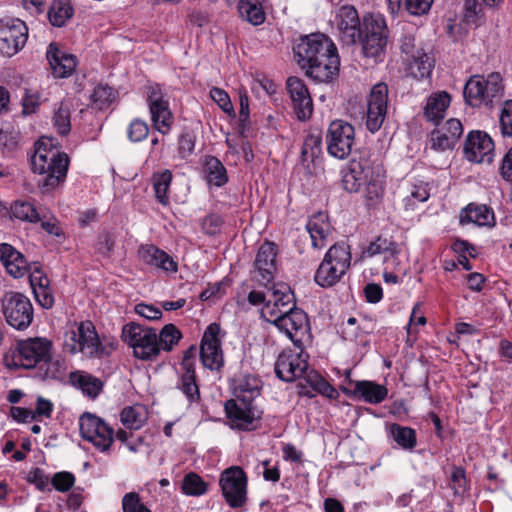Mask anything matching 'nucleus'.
<instances>
[{
  "label": "nucleus",
  "mask_w": 512,
  "mask_h": 512,
  "mask_svg": "<svg viewBox=\"0 0 512 512\" xmlns=\"http://www.w3.org/2000/svg\"><path fill=\"white\" fill-rule=\"evenodd\" d=\"M293 52L300 68L314 81L327 83L338 76V50L325 34L317 32L300 36Z\"/></svg>",
  "instance_id": "obj_1"
},
{
  "label": "nucleus",
  "mask_w": 512,
  "mask_h": 512,
  "mask_svg": "<svg viewBox=\"0 0 512 512\" xmlns=\"http://www.w3.org/2000/svg\"><path fill=\"white\" fill-rule=\"evenodd\" d=\"M386 172L378 154L362 149L343 171L341 185L348 193H357L363 188L367 206L378 205L385 192Z\"/></svg>",
  "instance_id": "obj_2"
},
{
  "label": "nucleus",
  "mask_w": 512,
  "mask_h": 512,
  "mask_svg": "<svg viewBox=\"0 0 512 512\" xmlns=\"http://www.w3.org/2000/svg\"><path fill=\"white\" fill-rule=\"evenodd\" d=\"M31 169L43 178L38 181L42 193H49L65 181L69 157L53 145L52 138L42 137L34 144Z\"/></svg>",
  "instance_id": "obj_3"
},
{
  "label": "nucleus",
  "mask_w": 512,
  "mask_h": 512,
  "mask_svg": "<svg viewBox=\"0 0 512 512\" xmlns=\"http://www.w3.org/2000/svg\"><path fill=\"white\" fill-rule=\"evenodd\" d=\"M52 343L46 338L35 337L17 341L3 356L9 368L32 369L51 360Z\"/></svg>",
  "instance_id": "obj_4"
},
{
  "label": "nucleus",
  "mask_w": 512,
  "mask_h": 512,
  "mask_svg": "<svg viewBox=\"0 0 512 512\" xmlns=\"http://www.w3.org/2000/svg\"><path fill=\"white\" fill-rule=\"evenodd\" d=\"M365 57L378 58L385 54L389 43V29L380 14H365L357 35Z\"/></svg>",
  "instance_id": "obj_5"
},
{
  "label": "nucleus",
  "mask_w": 512,
  "mask_h": 512,
  "mask_svg": "<svg viewBox=\"0 0 512 512\" xmlns=\"http://www.w3.org/2000/svg\"><path fill=\"white\" fill-rule=\"evenodd\" d=\"M351 265V252L349 245L336 243L326 252L324 259L316 270L314 280L323 287L328 288L337 284Z\"/></svg>",
  "instance_id": "obj_6"
},
{
  "label": "nucleus",
  "mask_w": 512,
  "mask_h": 512,
  "mask_svg": "<svg viewBox=\"0 0 512 512\" xmlns=\"http://www.w3.org/2000/svg\"><path fill=\"white\" fill-rule=\"evenodd\" d=\"M121 336L133 348L136 358L151 361L159 355L156 329L130 322L123 326Z\"/></svg>",
  "instance_id": "obj_7"
},
{
  "label": "nucleus",
  "mask_w": 512,
  "mask_h": 512,
  "mask_svg": "<svg viewBox=\"0 0 512 512\" xmlns=\"http://www.w3.org/2000/svg\"><path fill=\"white\" fill-rule=\"evenodd\" d=\"M267 321L275 325L279 330L284 331L293 344L301 349L303 340L308 336L309 320L307 314L299 308H288L279 310V314L271 309L268 311Z\"/></svg>",
  "instance_id": "obj_8"
},
{
  "label": "nucleus",
  "mask_w": 512,
  "mask_h": 512,
  "mask_svg": "<svg viewBox=\"0 0 512 512\" xmlns=\"http://www.w3.org/2000/svg\"><path fill=\"white\" fill-rule=\"evenodd\" d=\"M2 311L6 322L17 330H24L33 321V306L25 295L7 292L2 299Z\"/></svg>",
  "instance_id": "obj_9"
},
{
  "label": "nucleus",
  "mask_w": 512,
  "mask_h": 512,
  "mask_svg": "<svg viewBox=\"0 0 512 512\" xmlns=\"http://www.w3.org/2000/svg\"><path fill=\"white\" fill-rule=\"evenodd\" d=\"M219 484L227 504L242 508L247 502V476L241 467L233 466L221 473Z\"/></svg>",
  "instance_id": "obj_10"
},
{
  "label": "nucleus",
  "mask_w": 512,
  "mask_h": 512,
  "mask_svg": "<svg viewBox=\"0 0 512 512\" xmlns=\"http://www.w3.org/2000/svg\"><path fill=\"white\" fill-rule=\"evenodd\" d=\"M355 140L354 127L344 120L332 121L326 133L328 153L338 159H345L352 151Z\"/></svg>",
  "instance_id": "obj_11"
},
{
  "label": "nucleus",
  "mask_w": 512,
  "mask_h": 512,
  "mask_svg": "<svg viewBox=\"0 0 512 512\" xmlns=\"http://www.w3.org/2000/svg\"><path fill=\"white\" fill-rule=\"evenodd\" d=\"M28 39V28L20 19H0V53L6 56L15 55L22 49Z\"/></svg>",
  "instance_id": "obj_12"
},
{
  "label": "nucleus",
  "mask_w": 512,
  "mask_h": 512,
  "mask_svg": "<svg viewBox=\"0 0 512 512\" xmlns=\"http://www.w3.org/2000/svg\"><path fill=\"white\" fill-rule=\"evenodd\" d=\"M388 86L384 82L375 84L367 100L366 126L374 133L378 131L387 114Z\"/></svg>",
  "instance_id": "obj_13"
},
{
  "label": "nucleus",
  "mask_w": 512,
  "mask_h": 512,
  "mask_svg": "<svg viewBox=\"0 0 512 512\" xmlns=\"http://www.w3.org/2000/svg\"><path fill=\"white\" fill-rule=\"evenodd\" d=\"M299 350V352H296L288 349L279 354L274 367L275 374L279 379L292 382L306 374L308 356L304 357L303 347Z\"/></svg>",
  "instance_id": "obj_14"
},
{
  "label": "nucleus",
  "mask_w": 512,
  "mask_h": 512,
  "mask_svg": "<svg viewBox=\"0 0 512 512\" xmlns=\"http://www.w3.org/2000/svg\"><path fill=\"white\" fill-rule=\"evenodd\" d=\"M71 334V340L74 342L71 348L72 352L81 351L89 357L108 355L106 348L100 342L92 322H81Z\"/></svg>",
  "instance_id": "obj_15"
},
{
  "label": "nucleus",
  "mask_w": 512,
  "mask_h": 512,
  "mask_svg": "<svg viewBox=\"0 0 512 512\" xmlns=\"http://www.w3.org/2000/svg\"><path fill=\"white\" fill-rule=\"evenodd\" d=\"M196 354V347L191 345L184 352L182 362L180 363L181 372L178 388L183 392L190 403L199 402L201 398L195 371Z\"/></svg>",
  "instance_id": "obj_16"
},
{
  "label": "nucleus",
  "mask_w": 512,
  "mask_h": 512,
  "mask_svg": "<svg viewBox=\"0 0 512 512\" xmlns=\"http://www.w3.org/2000/svg\"><path fill=\"white\" fill-rule=\"evenodd\" d=\"M147 101L154 128L163 135L167 134L173 123V115L158 85L148 88Z\"/></svg>",
  "instance_id": "obj_17"
},
{
  "label": "nucleus",
  "mask_w": 512,
  "mask_h": 512,
  "mask_svg": "<svg viewBox=\"0 0 512 512\" xmlns=\"http://www.w3.org/2000/svg\"><path fill=\"white\" fill-rule=\"evenodd\" d=\"M277 246L270 241H265L258 249L254 262L253 279L260 285L268 287L273 281L276 267Z\"/></svg>",
  "instance_id": "obj_18"
},
{
  "label": "nucleus",
  "mask_w": 512,
  "mask_h": 512,
  "mask_svg": "<svg viewBox=\"0 0 512 512\" xmlns=\"http://www.w3.org/2000/svg\"><path fill=\"white\" fill-rule=\"evenodd\" d=\"M225 412L233 426L238 429H249L256 419L250 395L236 394V399L227 400Z\"/></svg>",
  "instance_id": "obj_19"
},
{
  "label": "nucleus",
  "mask_w": 512,
  "mask_h": 512,
  "mask_svg": "<svg viewBox=\"0 0 512 512\" xmlns=\"http://www.w3.org/2000/svg\"><path fill=\"white\" fill-rule=\"evenodd\" d=\"M463 152L466 159L471 162L490 163L493 159L494 142L486 132L471 131L466 137Z\"/></svg>",
  "instance_id": "obj_20"
},
{
  "label": "nucleus",
  "mask_w": 512,
  "mask_h": 512,
  "mask_svg": "<svg viewBox=\"0 0 512 512\" xmlns=\"http://www.w3.org/2000/svg\"><path fill=\"white\" fill-rule=\"evenodd\" d=\"M286 87L297 118L300 121L310 119L313 113V101L305 82L296 76H290L286 81Z\"/></svg>",
  "instance_id": "obj_21"
},
{
  "label": "nucleus",
  "mask_w": 512,
  "mask_h": 512,
  "mask_svg": "<svg viewBox=\"0 0 512 512\" xmlns=\"http://www.w3.org/2000/svg\"><path fill=\"white\" fill-rule=\"evenodd\" d=\"M336 24L341 41L346 45L357 43V35L362 26L356 8L352 5L341 6L336 14Z\"/></svg>",
  "instance_id": "obj_22"
},
{
  "label": "nucleus",
  "mask_w": 512,
  "mask_h": 512,
  "mask_svg": "<svg viewBox=\"0 0 512 512\" xmlns=\"http://www.w3.org/2000/svg\"><path fill=\"white\" fill-rule=\"evenodd\" d=\"M349 384L353 385V388L347 386H341V391L354 398H361L365 402L370 404H379L383 402L388 395V389L386 386L378 384L373 381L362 380L354 381L349 380Z\"/></svg>",
  "instance_id": "obj_23"
},
{
  "label": "nucleus",
  "mask_w": 512,
  "mask_h": 512,
  "mask_svg": "<svg viewBox=\"0 0 512 512\" xmlns=\"http://www.w3.org/2000/svg\"><path fill=\"white\" fill-rule=\"evenodd\" d=\"M463 134V126L460 120L451 118L440 128L431 132V148L436 151L453 149Z\"/></svg>",
  "instance_id": "obj_24"
},
{
  "label": "nucleus",
  "mask_w": 512,
  "mask_h": 512,
  "mask_svg": "<svg viewBox=\"0 0 512 512\" xmlns=\"http://www.w3.org/2000/svg\"><path fill=\"white\" fill-rule=\"evenodd\" d=\"M46 57L53 75L57 78L69 77L76 68V57L63 52L54 43L49 45Z\"/></svg>",
  "instance_id": "obj_25"
},
{
  "label": "nucleus",
  "mask_w": 512,
  "mask_h": 512,
  "mask_svg": "<svg viewBox=\"0 0 512 512\" xmlns=\"http://www.w3.org/2000/svg\"><path fill=\"white\" fill-rule=\"evenodd\" d=\"M400 253V244L392 236L379 235L367 247L363 248L360 259L377 255H383L385 260L389 258L396 259Z\"/></svg>",
  "instance_id": "obj_26"
},
{
  "label": "nucleus",
  "mask_w": 512,
  "mask_h": 512,
  "mask_svg": "<svg viewBox=\"0 0 512 512\" xmlns=\"http://www.w3.org/2000/svg\"><path fill=\"white\" fill-rule=\"evenodd\" d=\"M0 260L7 272L14 278H21L28 271L27 260L10 244H0Z\"/></svg>",
  "instance_id": "obj_27"
},
{
  "label": "nucleus",
  "mask_w": 512,
  "mask_h": 512,
  "mask_svg": "<svg viewBox=\"0 0 512 512\" xmlns=\"http://www.w3.org/2000/svg\"><path fill=\"white\" fill-rule=\"evenodd\" d=\"M140 259L167 272H176L177 263L165 251L154 245H142L138 251Z\"/></svg>",
  "instance_id": "obj_28"
},
{
  "label": "nucleus",
  "mask_w": 512,
  "mask_h": 512,
  "mask_svg": "<svg viewBox=\"0 0 512 512\" xmlns=\"http://www.w3.org/2000/svg\"><path fill=\"white\" fill-rule=\"evenodd\" d=\"M460 223H474L478 226L492 227L495 224L494 212L487 205L470 203L461 211Z\"/></svg>",
  "instance_id": "obj_29"
},
{
  "label": "nucleus",
  "mask_w": 512,
  "mask_h": 512,
  "mask_svg": "<svg viewBox=\"0 0 512 512\" xmlns=\"http://www.w3.org/2000/svg\"><path fill=\"white\" fill-rule=\"evenodd\" d=\"M450 101L451 97L445 91L431 95L427 99L424 109V115L427 120L438 125L440 120L444 118L445 111L449 107Z\"/></svg>",
  "instance_id": "obj_30"
},
{
  "label": "nucleus",
  "mask_w": 512,
  "mask_h": 512,
  "mask_svg": "<svg viewBox=\"0 0 512 512\" xmlns=\"http://www.w3.org/2000/svg\"><path fill=\"white\" fill-rule=\"evenodd\" d=\"M69 380L73 386L79 388L91 399L96 398L103 389V382L99 378L85 372H71Z\"/></svg>",
  "instance_id": "obj_31"
},
{
  "label": "nucleus",
  "mask_w": 512,
  "mask_h": 512,
  "mask_svg": "<svg viewBox=\"0 0 512 512\" xmlns=\"http://www.w3.org/2000/svg\"><path fill=\"white\" fill-rule=\"evenodd\" d=\"M485 79L481 76H472L465 84L463 95L468 105L472 107H479L486 101L484 92Z\"/></svg>",
  "instance_id": "obj_32"
},
{
  "label": "nucleus",
  "mask_w": 512,
  "mask_h": 512,
  "mask_svg": "<svg viewBox=\"0 0 512 512\" xmlns=\"http://www.w3.org/2000/svg\"><path fill=\"white\" fill-rule=\"evenodd\" d=\"M204 171L207 182L211 185L221 187L228 181L225 166L215 156H207L204 162Z\"/></svg>",
  "instance_id": "obj_33"
},
{
  "label": "nucleus",
  "mask_w": 512,
  "mask_h": 512,
  "mask_svg": "<svg viewBox=\"0 0 512 512\" xmlns=\"http://www.w3.org/2000/svg\"><path fill=\"white\" fill-rule=\"evenodd\" d=\"M238 11L244 20L255 26L262 24L266 18L261 0H241Z\"/></svg>",
  "instance_id": "obj_34"
},
{
  "label": "nucleus",
  "mask_w": 512,
  "mask_h": 512,
  "mask_svg": "<svg viewBox=\"0 0 512 512\" xmlns=\"http://www.w3.org/2000/svg\"><path fill=\"white\" fill-rule=\"evenodd\" d=\"M307 230L310 234L312 245L315 248L324 246V240L329 230V224L326 221V215L318 213L311 217L307 223Z\"/></svg>",
  "instance_id": "obj_35"
},
{
  "label": "nucleus",
  "mask_w": 512,
  "mask_h": 512,
  "mask_svg": "<svg viewBox=\"0 0 512 512\" xmlns=\"http://www.w3.org/2000/svg\"><path fill=\"white\" fill-rule=\"evenodd\" d=\"M273 308L277 314L279 310L295 307V296L290 286L286 283H276L272 286Z\"/></svg>",
  "instance_id": "obj_36"
},
{
  "label": "nucleus",
  "mask_w": 512,
  "mask_h": 512,
  "mask_svg": "<svg viewBox=\"0 0 512 512\" xmlns=\"http://www.w3.org/2000/svg\"><path fill=\"white\" fill-rule=\"evenodd\" d=\"M120 419L126 429L138 430L146 422V412L141 405L125 407L120 414Z\"/></svg>",
  "instance_id": "obj_37"
},
{
  "label": "nucleus",
  "mask_w": 512,
  "mask_h": 512,
  "mask_svg": "<svg viewBox=\"0 0 512 512\" xmlns=\"http://www.w3.org/2000/svg\"><path fill=\"white\" fill-rule=\"evenodd\" d=\"M407 61L411 74L417 79H424L430 76L434 67V60L431 59L424 50L417 52V55Z\"/></svg>",
  "instance_id": "obj_38"
},
{
  "label": "nucleus",
  "mask_w": 512,
  "mask_h": 512,
  "mask_svg": "<svg viewBox=\"0 0 512 512\" xmlns=\"http://www.w3.org/2000/svg\"><path fill=\"white\" fill-rule=\"evenodd\" d=\"M393 440L403 449L412 450L417 444L416 431L410 427L393 423L390 425Z\"/></svg>",
  "instance_id": "obj_39"
},
{
  "label": "nucleus",
  "mask_w": 512,
  "mask_h": 512,
  "mask_svg": "<svg viewBox=\"0 0 512 512\" xmlns=\"http://www.w3.org/2000/svg\"><path fill=\"white\" fill-rule=\"evenodd\" d=\"M182 338L181 331L172 323L166 324L157 334V346L161 350L170 352Z\"/></svg>",
  "instance_id": "obj_40"
},
{
  "label": "nucleus",
  "mask_w": 512,
  "mask_h": 512,
  "mask_svg": "<svg viewBox=\"0 0 512 512\" xmlns=\"http://www.w3.org/2000/svg\"><path fill=\"white\" fill-rule=\"evenodd\" d=\"M72 15V6L69 2L63 0L53 1L48 11L49 21L56 27H62Z\"/></svg>",
  "instance_id": "obj_41"
},
{
  "label": "nucleus",
  "mask_w": 512,
  "mask_h": 512,
  "mask_svg": "<svg viewBox=\"0 0 512 512\" xmlns=\"http://www.w3.org/2000/svg\"><path fill=\"white\" fill-rule=\"evenodd\" d=\"M11 214L13 217L29 223H37L42 219L36 206L28 201H15L11 205Z\"/></svg>",
  "instance_id": "obj_42"
},
{
  "label": "nucleus",
  "mask_w": 512,
  "mask_h": 512,
  "mask_svg": "<svg viewBox=\"0 0 512 512\" xmlns=\"http://www.w3.org/2000/svg\"><path fill=\"white\" fill-rule=\"evenodd\" d=\"M322 152V139L320 135L309 134L304 140L301 150V161L305 163H313Z\"/></svg>",
  "instance_id": "obj_43"
},
{
  "label": "nucleus",
  "mask_w": 512,
  "mask_h": 512,
  "mask_svg": "<svg viewBox=\"0 0 512 512\" xmlns=\"http://www.w3.org/2000/svg\"><path fill=\"white\" fill-rule=\"evenodd\" d=\"M113 433L114 430L101 420L95 433H92L91 438H88L87 441L93 443L100 451H106L113 443Z\"/></svg>",
  "instance_id": "obj_44"
},
{
  "label": "nucleus",
  "mask_w": 512,
  "mask_h": 512,
  "mask_svg": "<svg viewBox=\"0 0 512 512\" xmlns=\"http://www.w3.org/2000/svg\"><path fill=\"white\" fill-rule=\"evenodd\" d=\"M306 381L314 391L329 399H336L339 395L337 390L325 378L316 372L307 374Z\"/></svg>",
  "instance_id": "obj_45"
},
{
  "label": "nucleus",
  "mask_w": 512,
  "mask_h": 512,
  "mask_svg": "<svg viewBox=\"0 0 512 512\" xmlns=\"http://www.w3.org/2000/svg\"><path fill=\"white\" fill-rule=\"evenodd\" d=\"M172 181V173L169 170H165L160 174L154 175V191L155 197L162 205H168L169 197L167 192Z\"/></svg>",
  "instance_id": "obj_46"
},
{
  "label": "nucleus",
  "mask_w": 512,
  "mask_h": 512,
  "mask_svg": "<svg viewBox=\"0 0 512 512\" xmlns=\"http://www.w3.org/2000/svg\"><path fill=\"white\" fill-rule=\"evenodd\" d=\"M182 490L187 495L198 496L206 492L207 484L198 474L190 472L183 479Z\"/></svg>",
  "instance_id": "obj_47"
},
{
  "label": "nucleus",
  "mask_w": 512,
  "mask_h": 512,
  "mask_svg": "<svg viewBox=\"0 0 512 512\" xmlns=\"http://www.w3.org/2000/svg\"><path fill=\"white\" fill-rule=\"evenodd\" d=\"M200 359L204 367L208 369H219L223 365L221 348L200 347Z\"/></svg>",
  "instance_id": "obj_48"
},
{
  "label": "nucleus",
  "mask_w": 512,
  "mask_h": 512,
  "mask_svg": "<svg viewBox=\"0 0 512 512\" xmlns=\"http://www.w3.org/2000/svg\"><path fill=\"white\" fill-rule=\"evenodd\" d=\"M115 95L111 87L107 85H98L95 87L91 99L93 104L99 109H105L113 101Z\"/></svg>",
  "instance_id": "obj_49"
},
{
  "label": "nucleus",
  "mask_w": 512,
  "mask_h": 512,
  "mask_svg": "<svg viewBox=\"0 0 512 512\" xmlns=\"http://www.w3.org/2000/svg\"><path fill=\"white\" fill-rule=\"evenodd\" d=\"M53 122L60 135L65 136L69 134L71 130L70 110L63 103L54 112Z\"/></svg>",
  "instance_id": "obj_50"
},
{
  "label": "nucleus",
  "mask_w": 512,
  "mask_h": 512,
  "mask_svg": "<svg viewBox=\"0 0 512 512\" xmlns=\"http://www.w3.org/2000/svg\"><path fill=\"white\" fill-rule=\"evenodd\" d=\"M123 512H151V510L142 503L141 498L136 492H129L122 498Z\"/></svg>",
  "instance_id": "obj_51"
},
{
  "label": "nucleus",
  "mask_w": 512,
  "mask_h": 512,
  "mask_svg": "<svg viewBox=\"0 0 512 512\" xmlns=\"http://www.w3.org/2000/svg\"><path fill=\"white\" fill-rule=\"evenodd\" d=\"M101 420V418L93 414L84 413L79 419V428L82 438L85 440L91 438V434L95 433Z\"/></svg>",
  "instance_id": "obj_52"
},
{
  "label": "nucleus",
  "mask_w": 512,
  "mask_h": 512,
  "mask_svg": "<svg viewBox=\"0 0 512 512\" xmlns=\"http://www.w3.org/2000/svg\"><path fill=\"white\" fill-rule=\"evenodd\" d=\"M485 96L486 103H492L493 98L498 97L502 94L503 86L501 84L500 75L498 73H492L489 75L488 79L485 80Z\"/></svg>",
  "instance_id": "obj_53"
},
{
  "label": "nucleus",
  "mask_w": 512,
  "mask_h": 512,
  "mask_svg": "<svg viewBox=\"0 0 512 512\" xmlns=\"http://www.w3.org/2000/svg\"><path fill=\"white\" fill-rule=\"evenodd\" d=\"M220 325L218 323H211L204 331L200 347H214L221 348V340L219 338Z\"/></svg>",
  "instance_id": "obj_54"
},
{
  "label": "nucleus",
  "mask_w": 512,
  "mask_h": 512,
  "mask_svg": "<svg viewBox=\"0 0 512 512\" xmlns=\"http://www.w3.org/2000/svg\"><path fill=\"white\" fill-rule=\"evenodd\" d=\"M450 487L455 494H463L467 489L465 470L462 467L453 466L450 476Z\"/></svg>",
  "instance_id": "obj_55"
},
{
  "label": "nucleus",
  "mask_w": 512,
  "mask_h": 512,
  "mask_svg": "<svg viewBox=\"0 0 512 512\" xmlns=\"http://www.w3.org/2000/svg\"><path fill=\"white\" fill-rule=\"evenodd\" d=\"M128 138L132 142H139L144 140L149 134V127L146 122L135 119L133 120L127 130Z\"/></svg>",
  "instance_id": "obj_56"
},
{
  "label": "nucleus",
  "mask_w": 512,
  "mask_h": 512,
  "mask_svg": "<svg viewBox=\"0 0 512 512\" xmlns=\"http://www.w3.org/2000/svg\"><path fill=\"white\" fill-rule=\"evenodd\" d=\"M115 246V240L111 233L103 232L98 235L96 243H95V251L96 253L109 257L110 253L113 251Z\"/></svg>",
  "instance_id": "obj_57"
},
{
  "label": "nucleus",
  "mask_w": 512,
  "mask_h": 512,
  "mask_svg": "<svg viewBox=\"0 0 512 512\" xmlns=\"http://www.w3.org/2000/svg\"><path fill=\"white\" fill-rule=\"evenodd\" d=\"M75 477L70 472H57L51 479L52 486L60 492H66L72 488Z\"/></svg>",
  "instance_id": "obj_58"
},
{
  "label": "nucleus",
  "mask_w": 512,
  "mask_h": 512,
  "mask_svg": "<svg viewBox=\"0 0 512 512\" xmlns=\"http://www.w3.org/2000/svg\"><path fill=\"white\" fill-rule=\"evenodd\" d=\"M500 127L503 136H512V100L504 102L500 113Z\"/></svg>",
  "instance_id": "obj_59"
},
{
  "label": "nucleus",
  "mask_w": 512,
  "mask_h": 512,
  "mask_svg": "<svg viewBox=\"0 0 512 512\" xmlns=\"http://www.w3.org/2000/svg\"><path fill=\"white\" fill-rule=\"evenodd\" d=\"M258 384L259 381L256 378L247 377L244 379V381L240 382L239 385L235 388V395H250L252 397V402H254V399L260 394Z\"/></svg>",
  "instance_id": "obj_60"
},
{
  "label": "nucleus",
  "mask_w": 512,
  "mask_h": 512,
  "mask_svg": "<svg viewBox=\"0 0 512 512\" xmlns=\"http://www.w3.org/2000/svg\"><path fill=\"white\" fill-rule=\"evenodd\" d=\"M400 49L406 55V60L417 55V52H422L423 49L417 47L415 44V36L411 33H405L400 39Z\"/></svg>",
  "instance_id": "obj_61"
},
{
  "label": "nucleus",
  "mask_w": 512,
  "mask_h": 512,
  "mask_svg": "<svg viewBox=\"0 0 512 512\" xmlns=\"http://www.w3.org/2000/svg\"><path fill=\"white\" fill-rule=\"evenodd\" d=\"M210 96L224 112L231 114L234 111L230 97L223 89L213 87L210 90Z\"/></svg>",
  "instance_id": "obj_62"
},
{
  "label": "nucleus",
  "mask_w": 512,
  "mask_h": 512,
  "mask_svg": "<svg viewBox=\"0 0 512 512\" xmlns=\"http://www.w3.org/2000/svg\"><path fill=\"white\" fill-rule=\"evenodd\" d=\"M27 481L36 486L40 491L48 489L49 477L41 468H33L29 471Z\"/></svg>",
  "instance_id": "obj_63"
},
{
  "label": "nucleus",
  "mask_w": 512,
  "mask_h": 512,
  "mask_svg": "<svg viewBox=\"0 0 512 512\" xmlns=\"http://www.w3.org/2000/svg\"><path fill=\"white\" fill-rule=\"evenodd\" d=\"M434 0H405V5L410 14L420 16L426 14Z\"/></svg>",
  "instance_id": "obj_64"
}]
</instances>
